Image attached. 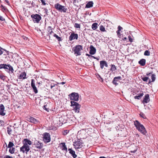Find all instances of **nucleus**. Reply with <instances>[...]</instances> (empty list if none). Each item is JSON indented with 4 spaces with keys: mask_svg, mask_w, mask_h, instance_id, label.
<instances>
[{
    "mask_svg": "<svg viewBox=\"0 0 158 158\" xmlns=\"http://www.w3.org/2000/svg\"><path fill=\"white\" fill-rule=\"evenodd\" d=\"M134 125L136 129L142 134L144 135L146 133V129L138 121L134 122Z\"/></svg>",
    "mask_w": 158,
    "mask_h": 158,
    "instance_id": "nucleus-1",
    "label": "nucleus"
},
{
    "mask_svg": "<svg viewBox=\"0 0 158 158\" xmlns=\"http://www.w3.org/2000/svg\"><path fill=\"white\" fill-rule=\"evenodd\" d=\"M70 103L71 104V106H73V110L75 112L79 113L81 106V105L78 103L73 101H71Z\"/></svg>",
    "mask_w": 158,
    "mask_h": 158,
    "instance_id": "nucleus-2",
    "label": "nucleus"
},
{
    "mask_svg": "<svg viewBox=\"0 0 158 158\" xmlns=\"http://www.w3.org/2000/svg\"><path fill=\"white\" fill-rule=\"evenodd\" d=\"M82 46L80 45H77L73 48V50L76 56L81 55V51L82 50Z\"/></svg>",
    "mask_w": 158,
    "mask_h": 158,
    "instance_id": "nucleus-3",
    "label": "nucleus"
},
{
    "mask_svg": "<svg viewBox=\"0 0 158 158\" xmlns=\"http://www.w3.org/2000/svg\"><path fill=\"white\" fill-rule=\"evenodd\" d=\"M54 8L57 10L61 12L65 13L67 10V8L64 6H62L58 3L54 5Z\"/></svg>",
    "mask_w": 158,
    "mask_h": 158,
    "instance_id": "nucleus-4",
    "label": "nucleus"
},
{
    "mask_svg": "<svg viewBox=\"0 0 158 158\" xmlns=\"http://www.w3.org/2000/svg\"><path fill=\"white\" fill-rule=\"evenodd\" d=\"M30 150V147L28 145L26 144L25 145L23 144V146L20 148V152L23 153H26L27 154Z\"/></svg>",
    "mask_w": 158,
    "mask_h": 158,
    "instance_id": "nucleus-5",
    "label": "nucleus"
},
{
    "mask_svg": "<svg viewBox=\"0 0 158 158\" xmlns=\"http://www.w3.org/2000/svg\"><path fill=\"white\" fill-rule=\"evenodd\" d=\"M83 144L82 141L81 139H78L77 141L73 142V146L76 149L81 148L82 147Z\"/></svg>",
    "mask_w": 158,
    "mask_h": 158,
    "instance_id": "nucleus-6",
    "label": "nucleus"
},
{
    "mask_svg": "<svg viewBox=\"0 0 158 158\" xmlns=\"http://www.w3.org/2000/svg\"><path fill=\"white\" fill-rule=\"evenodd\" d=\"M33 21L38 23L41 19V17L38 14L32 15L31 16Z\"/></svg>",
    "mask_w": 158,
    "mask_h": 158,
    "instance_id": "nucleus-7",
    "label": "nucleus"
},
{
    "mask_svg": "<svg viewBox=\"0 0 158 158\" xmlns=\"http://www.w3.org/2000/svg\"><path fill=\"white\" fill-rule=\"evenodd\" d=\"M69 96L70 97L71 100L77 101L79 100V96L78 94L77 93H72L69 94Z\"/></svg>",
    "mask_w": 158,
    "mask_h": 158,
    "instance_id": "nucleus-8",
    "label": "nucleus"
},
{
    "mask_svg": "<svg viewBox=\"0 0 158 158\" xmlns=\"http://www.w3.org/2000/svg\"><path fill=\"white\" fill-rule=\"evenodd\" d=\"M43 140L45 143H48L51 140L50 135L49 133H44L43 135Z\"/></svg>",
    "mask_w": 158,
    "mask_h": 158,
    "instance_id": "nucleus-9",
    "label": "nucleus"
},
{
    "mask_svg": "<svg viewBox=\"0 0 158 158\" xmlns=\"http://www.w3.org/2000/svg\"><path fill=\"white\" fill-rule=\"evenodd\" d=\"M34 145L35 147L39 150L42 149L43 146V144L38 141H35V142Z\"/></svg>",
    "mask_w": 158,
    "mask_h": 158,
    "instance_id": "nucleus-10",
    "label": "nucleus"
},
{
    "mask_svg": "<svg viewBox=\"0 0 158 158\" xmlns=\"http://www.w3.org/2000/svg\"><path fill=\"white\" fill-rule=\"evenodd\" d=\"M78 35L77 34L75 33L74 32L72 33L69 37V40L72 41L73 40L78 39Z\"/></svg>",
    "mask_w": 158,
    "mask_h": 158,
    "instance_id": "nucleus-11",
    "label": "nucleus"
},
{
    "mask_svg": "<svg viewBox=\"0 0 158 158\" xmlns=\"http://www.w3.org/2000/svg\"><path fill=\"white\" fill-rule=\"evenodd\" d=\"M5 110V107L2 104L0 105V115L4 116L6 114Z\"/></svg>",
    "mask_w": 158,
    "mask_h": 158,
    "instance_id": "nucleus-12",
    "label": "nucleus"
},
{
    "mask_svg": "<svg viewBox=\"0 0 158 158\" xmlns=\"http://www.w3.org/2000/svg\"><path fill=\"white\" fill-rule=\"evenodd\" d=\"M34 81V80L33 79L31 80V85L33 90V91L35 94H37L38 93V90L35 86Z\"/></svg>",
    "mask_w": 158,
    "mask_h": 158,
    "instance_id": "nucleus-13",
    "label": "nucleus"
},
{
    "mask_svg": "<svg viewBox=\"0 0 158 158\" xmlns=\"http://www.w3.org/2000/svg\"><path fill=\"white\" fill-rule=\"evenodd\" d=\"M100 68L102 69H103L104 66L107 67L108 66L107 62L105 60H102L100 62Z\"/></svg>",
    "mask_w": 158,
    "mask_h": 158,
    "instance_id": "nucleus-14",
    "label": "nucleus"
},
{
    "mask_svg": "<svg viewBox=\"0 0 158 158\" xmlns=\"http://www.w3.org/2000/svg\"><path fill=\"white\" fill-rule=\"evenodd\" d=\"M121 77L120 76L115 77H114L112 83L113 84L115 85H118L117 82L118 81V80H121Z\"/></svg>",
    "mask_w": 158,
    "mask_h": 158,
    "instance_id": "nucleus-15",
    "label": "nucleus"
},
{
    "mask_svg": "<svg viewBox=\"0 0 158 158\" xmlns=\"http://www.w3.org/2000/svg\"><path fill=\"white\" fill-rule=\"evenodd\" d=\"M90 51L89 53L91 55H94L95 54L96 51V48L92 45H91L90 47Z\"/></svg>",
    "mask_w": 158,
    "mask_h": 158,
    "instance_id": "nucleus-16",
    "label": "nucleus"
},
{
    "mask_svg": "<svg viewBox=\"0 0 158 158\" xmlns=\"http://www.w3.org/2000/svg\"><path fill=\"white\" fill-rule=\"evenodd\" d=\"M150 100L148 94H146L145 95L142 102L143 104L148 103Z\"/></svg>",
    "mask_w": 158,
    "mask_h": 158,
    "instance_id": "nucleus-17",
    "label": "nucleus"
},
{
    "mask_svg": "<svg viewBox=\"0 0 158 158\" xmlns=\"http://www.w3.org/2000/svg\"><path fill=\"white\" fill-rule=\"evenodd\" d=\"M60 148L62 150L65 151L66 152H67V148L65 143H60Z\"/></svg>",
    "mask_w": 158,
    "mask_h": 158,
    "instance_id": "nucleus-18",
    "label": "nucleus"
},
{
    "mask_svg": "<svg viewBox=\"0 0 158 158\" xmlns=\"http://www.w3.org/2000/svg\"><path fill=\"white\" fill-rule=\"evenodd\" d=\"M23 144L25 145L26 144V145H31V142L29 139H25L23 140Z\"/></svg>",
    "mask_w": 158,
    "mask_h": 158,
    "instance_id": "nucleus-19",
    "label": "nucleus"
},
{
    "mask_svg": "<svg viewBox=\"0 0 158 158\" xmlns=\"http://www.w3.org/2000/svg\"><path fill=\"white\" fill-rule=\"evenodd\" d=\"M26 74L25 72H23L19 76L18 78L19 79H24L27 78L26 77Z\"/></svg>",
    "mask_w": 158,
    "mask_h": 158,
    "instance_id": "nucleus-20",
    "label": "nucleus"
},
{
    "mask_svg": "<svg viewBox=\"0 0 158 158\" xmlns=\"http://www.w3.org/2000/svg\"><path fill=\"white\" fill-rule=\"evenodd\" d=\"M3 54L4 55H6V54H8V51L4 50V49L0 47V55Z\"/></svg>",
    "mask_w": 158,
    "mask_h": 158,
    "instance_id": "nucleus-21",
    "label": "nucleus"
},
{
    "mask_svg": "<svg viewBox=\"0 0 158 158\" xmlns=\"http://www.w3.org/2000/svg\"><path fill=\"white\" fill-rule=\"evenodd\" d=\"M29 121L31 123L35 124L37 123L38 122V121L33 117H31L29 118Z\"/></svg>",
    "mask_w": 158,
    "mask_h": 158,
    "instance_id": "nucleus-22",
    "label": "nucleus"
},
{
    "mask_svg": "<svg viewBox=\"0 0 158 158\" xmlns=\"http://www.w3.org/2000/svg\"><path fill=\"white\" fill-rule=\"evenodd\" d=\"M68 150L69 151V153L71 154L74 158H75L77 157V155L75 154L74 151L72 150L71 148L69 149Z\"/></svg>",
    "mask_w": 158,
    "mask_h": 158,
    "instance_id": "nucleus-23",
    "label": "nucleus"
},
{
    "mask_svg": "<svg viewBox=\"0 0 158 158\" xmlns=\"http://www.w3.org/2000/svg\"><path fill=\"white\" fill-rule=\"evenodd\" d=\"M12 127L11 125H9L7 127V132L10 135L11 134L12 131Z\"/></svg>",
    "mask_w": 158,
    "mask_h": 158,
    "instance_id": "nucleus-24",
    "label": "nucleus"
},
{
    "mask_svg": "<svg viewBox=\"0 0 158 158\" xmlns=\"http://www.w3.org/2000/svg\"><path fill=\"white\" fill-rule=\"evenodd\" d=\"M139 63L142 66H144L146 64V60L145 59H142L139 61Z\"/></svg>",
    "mask_w": 158,
    "mask_h": 158,
    "instance_id": "nucleus-25",
    "label": "nucleus"
},
{
    "mask_svg": "<svg viewBox=\"0 0 158 158\" xmlns=\"http://www.w3.org/2000/svg\"><path fill=\"white\" fill-rule=\"evenodd\" d=\"M93 2L92 1H90L88 2L86 5L85 7L90 8L93 6Z\"/></svg>",
    "mask_w": 158,
    "mask_h": 158,
    "instance_id": "nucleus-26",
    "label": "nucleus"
},
{
    "mask_svg": "<svg viewBox=\"0 0 158 158\" xmlns=\"http://www.w3.org/2000/svg\"><path fill=\"white\" fill-rule=\"evenodd\" d=\"M117 69L115 66L114 64H111V68L110 70L112 72H115V71Z\"/></svg>",
    "mask_w": 158,
    "mask_h": 158,
    "instance_id": "nucleus-27",
    "label": "nucleus"
},
{
    "mask_svg": "<svg viewBox=\"0 0 158 158\" xmlns=\"http://www.w3.org/2000/svg\"><path fill=\"white\" fill-rule=\"evenodd\" d=\"M98 23H93L92 25V28L94 30H95L98 28Z\"/></svg>",
    "mask_w": 158,
    "mask_h": 158,
    "instance_id": "nucleus-28",
    "label": "nucleus"
},
{
    "mask_svg": "<svg viewBox=\"0 0 158 158\" xmlns=\"http://www.w3.org/2000/svg\"><path fill=\"white\" fill-rule=\"evenodd\" d=\"M143 93L140 94L139 95H136L134 96V98L135 99H140L141 97L143 96Z\"/></svg>",
    "mask_w": 158,
    "mask_h": 158,
    "instance_id": "nucleus-29",
    "label": "nucleus"
},
{
    "mask_svg": "<svg viewBox=\"0 0 158 158\" xmlns=\"http://www.w3.org/2000/svg\"><path fill=\"white\" fill-rule=\"evenodd\" d=\"M15 148L13 147L11 148H10L9 152L10 153L13 154L15 153Z\"/></svg>",
    "mask_w": 158,
    "mask_h": 158,
    "instance_id": "nucleus-30",
    "label": "nucleus"
},
{
    "mask_svg": "<svg viewBox=\"0 0 158 158\" xmlns=\"http://www.w3.org/2000/svg\"><path fill=\"white\" fill-rule=\"evenodd\" d=\"M100 30L102 32H106V30L105 29V27L102 25H101L99 27Z\"/></svg>",
    "mask_w": 158,
    "mask_h": 158,
    "instance_id": "nucleus-31",
    "label": "nucleus"
},
{
    "mask_svg": "<svg viewBox=\"0 0 158 158\" xmlns=\"http://www.w3.org/2000/svg\"><path fill=\"white\" fill-rule=\"evenodd\" d=\"M14 146V143L11 142H9L8 145V148H12Z\"/></svg>",
    "mask_w": 158,
    "mask_h": 158,
    "instance_id": "nucleus-32",
    "label": "nucleus"
},
{
    "mask_svg": "<svg viewBox=\"0 0 158 158\" xmlns=\"http://www.w3.org/2000/svg\"><path fill=\"white\" fill-rule=\"evenodd\" d=\"M53 36L55 37L57 39L58 41H61V38L60 37H59L58 35H56V34H54L53 35Z\"/></svg>",
    "mask_w": 158,
    "mask_h": 158,
    "instance_id": "nucleus-33",
    "label": "nucleus"
},
{
    "mask_svg": "<svg viewBox=\"0 0 158 158\" xmlns=\"http://www.w3.org/2000/svg\"><path fill=\"white\" fill-rule=\"evenodd\" d=\"M8 67L9 71H11L12 73H13L14 70L13 67L10 64H8Z\"/></svg>",
    "mask_w": 158,
    "mask_h": 158,
    "instance_id": "nucleus-34",
    "label": "nucleus"
},
{
    "mask_svg": "<svg viewBox=\"0 0 158 158\" xmlns=\"http://www.w3.org/2000/svg\"><path fill=\"white\" fill-rule=\"evenodd\" d=\"M156 75L155 74H152L151 76V79H152V82H154L156 79Z\"/></svg>",
    "mask_w": 158,
    "mask_h": 158,
    "instance_id": "nucleus-35",
    "label": "nucleus"
},
{
    "mask_svg": "<svg viewBox=\"0 0 158 158\" xmlns=\"http://www.w3.org/2000/svg\"><path fill=\"white\" fill-rule=\"evenodd\" d=\"M139 115L141 117L145 119L146 118L145 115L143 112H141L139 114Z\"/></svg>",
    "mask_w": 158,
    "mask_h": 158,
    "instance_id": "nucleus-36",
    "label": "nucleus"
},
{
    "mask_svg": "<svg viewBox=\"0 0 158 158\" xmlns=\"http://www.w3.org/2000/svg\"><path fill=\"white\" fill-rule=\"evenodd\" d=\"M144 55L145 56H148L150 55V52L148 50H146L145 51L144 53Z\"/></svg>",
    "mask_w": 158,
    "mask_h": 158,
    "instance_id": "nucleus-37",
    "label": "nucleus"
},
{
    "mask_svg": "<svg viewBox=\"0 0 158 158\" xmlns=\"http://www.w3.org/2000/svg\"><path fill=\"white\" fill-rule=\"evenodd\" d=\"M74 27L75 28H80L81 27L80 25V24L76 23L74 25Z\"/></svg>",
    "mask_w": 158,
    "mask_h": 158,
    "instance_id": "nucleus-38",
    "label": "nucleus"
},
{
    "mask_svg": "<svg viewBox=\"0 0 158 158\" xmlns=\"http://www.w3.org/2000/svg\"><path fill=\"white\" fill-rule=\"evenodd\" d=\"M141 79L144 81H147V80L149 79L148 77H141Z\"/></svg>",
    "mask_w": 158,
    "mask_h": 158,
    "instance_id": "nucleus-39",
    "label": "nucleus"
},
{
    "mask_svg": "<svg viewBox=\"0 0 158 158\" xmlns=\"http://www.w3.org/2000/svg\"><path fill=\"white\" fill-rule=\"evenodd\" d=\"M5 123L2 120H0V127H3L4 126Z\"/></svg>",
    "mask_w": 158,
    "mask_h": 158,
    "instance_id": "nucleus-40",
    "label": "nucleus"
},
{
    "mask_svg": "<svg viewBox=\"0 0 158 158\" xmlns=\"http://www.w3.org/2000/svg\"><path fill=\"white\" fill-rule=\"evenodd\" d=\"M8 64L7 65L6 64H3V68L8 69Z\"/></svg>",
    "mask_w": 158,
    "mask_h": 158,
    "instance_id": "nucleus-41",
    "label": "nucleus"
},
{
    "mask_svg": "<svg viewBox=\"0 0 158 158\" xmlns=\"http://www.w3.org/2000/svg\"><path fill=\"white\" fill-rule=\"evenodd\" d=\"M69 130H64L63 132V134L64 135H66L69 132Z\"/></svg>",
    "mask_w": 158,
    "mask_h": 158,
    "instance_id": "nucleus-42",
    "label": "nucleus"
},
{
    "mask_svg": "<svg viewBox=\"0 0 158 158\" xmlns=\"http://www.w3.org/2000/svg\"><path fill=\"white\" fill-rule=\"evenodd\" d=\"M0 78L2 80H4L5 79V76L3 75L0 74Z\"/></svg>",
    "mask_w": 158,
    "mask_h": 158,
    "instance_id": "nucleus-43",
    "label": "nucleus"
},
{
    "mask_svg": "<svg viewBox=\"0 0 158 158\" xmlns=\"http://www.w3.org/2000/svg\"><path fill=\"white\" fill-rule=\"evenodd\" d=\"M43 109L47 111L48 112L49 111V109L48 108H47V105H44L43 106Z\"/></svg>",
    "mask_w": 158,
    "mask_h": 158,
    "instance_id": "nucleus-44",
    "label": "nucleus"
},
{
    "mask_svg": "<svg viewBox=\"0 0 158 158\" xmlns=\"http://www.w3.org/2000/svg\"><path fill=\"white\" fill-rule=\"evenodd\" d=\"M128 40H129V41H130V42H133V39L131 37V36L130 35H129L128 37Z\"/></svg>",
    "mask_w": 158,
    "mask_h": 158,
    "instance_id": "nucleus-45",
    "label": "nucleus"
},
{
    "mask_svg": "<svg viewBox=\"0 0 158 158\" xmlns=\"http://www.w3.org/2000/svg\"><path fill=\"white\" fill-rule=\"evenodd\" d=\"M41 1L42 4L43 5H45L46 4V0H40Z\"/></svg>",
    "mask_w": 158,
    "mask_h": 158,
    "instance_id": "nucleus-46",
    "label": "nucleus"
},
{
    "mask_svg": "<svg viewBox=\"0 0 158 158\" xmlns=\"http://www.w3.org/2000/svg\"><path fill=\"white\" fill-rule=\"evenodd\" d=\"M56 85V84H55L54 83H51L50 84L51 88L52 89L53 87H54L55 85Z\"/></svg>",
    "mask_w": 158,
    "mask_h": 158,
    "instance_id": "nucleus-47",
    "label": "nucleus"
},
{
    "mask_svg": "<svg viewBox=\"0 0 158 158\" xmlns=\"http://www.w3.org/2000/svg\"><path fill=\"white\" fill-rule=\"evenodd\" d=\"M73 3L74 5H76V4L78 2V0H73Z\"/></svg>",
    "mask_w": 158,
    "mask_h": 158,
    "instance_id": "nucleus-48",
    "label": "nucleus"
},
{
    "mask_svg": "<svg viewBox=\"0 0 158 158\" xmlns=\"http://www.w3.org/2000/svg\"><path fill=\"white\" fill-rule=\"evenodd\" d=\"M3 158H13L11 156H10L9 155H6L3 157Z\"/></svg>",
    "mask_w": 158,
    "mask_h": 158,
    "instance_id": "nucleus-49",
    "label": "nucleus"
},
{
    "mask_svg": "<svg viewBox=\"0 0 158 158\" xmlns=\"http://www.w3.org/2000/svg\"><path fill=\"white\" fill-rule=\"evenodd\" d=\"M48 28H50V29H51V31H50V30H49L48 31V32H49V34H52V33H53V31H52V30H51V27H50V26H49V27H48Z\"/></svg>",
    "mask_w": 158,
    "mask_h": 158,
    "instance_id": "nucleus-50",
    "label": "nucleus"
},
{
    "mask_svg": "<svg viewBox=\"0 0 158 158\" xmlns=\"http://www.w3.org/2000/svg\"><path fill=\"white\" fill-rule=\"evenodd\" d=\"M98 77L99 78V79L100 81H103V79L101 77L100 75H98Z\"/></svg>",
    "mask_w": 158,
    "mask_h": 158,
    "instance_id": "nucleus-51",
    "label": "nucleus"
},
{
    "mask_svg": "<svg viewBox=\"0 0 158 158\" xmlns=\"http://www.w3.org/2000/svg\"><path fill=\"white\" fill-rule=\"evenodd\" d=\"M122 29H123V28L122 27H121L120 26H119L118 27V30L119 31H120Z\"/></svg>",
    "mask_w": 158,
    "mask_h": 158,
    "instance_id": "nucleus-52",
    "label": "nucleus"
},
{
    "mask_svg": "<svg viewBox=\"0 0 158 158\" xmlns=\"http://www.w3.org/2000/svg\"><path fill=\"white\" fill-rule=\"evenodd\" d=\"M1 8H2V9H3L5 10H6V8L5 6H4L2 5L1 6Z\"/></svg>",
    "mask_w": 158,
    "mask_h": 158,
    "instance_id": "nucleus-53",
    "label": "nucleus"
},
{
    "mask_svg": "<svg viewBox=\"0 0 158 158\" xmlns=\"http://www.w3.org/2000/svg\"><path fill=\"white\" fill-rule=\"evenodd\" d=\"M65 83V82H62L60 83H58L57 84H62V85H64Z\"/></svg>",
    "mask_w": 158,
    "mask_h": 158,
    "instance_id": "nucleus-54",
    "label": "nucleus"
},
{
    "mask_svg": "<svg viewBox=\"0 0 158 158\" xmlns=\"http://www.w3.org/2000/svg\"><path fill=\"white\" fill-rule=\"evenodd\" d=\"M152 72H151V73H146V75L147 76H150V75H151V74H152Z\"/></svg>",
    "mask_w": 158,
    "mask_h": 158,
    "instance_id": "nucleus-55",
    "label": "nucleus"
},
{
    "mask_svg": "<svg viewBox=\"0 0 158 158\" xmlns=\"http://www.w3.org/2000/svg\"><path fill=\"white\" fill-rule=\"evenodd\" d=\"M136 151H137V150L135 149V150H134V151H131L130 152H131V153H134L135 152H136Z\"/></svg>",
    "mask_w": 158,
    "mask_h": 158,
    "instance_id": "nucleus-56",
    "label": "nucleus"
},
{
    "mask_svg": "<svg viewBox=\"0 0 158 158\" xmlns=\"http://www.w3.org/2000/svg\"><path fill=\"white\" fill-rule=\"evenodd\" d=\"M120 31H119L118 30L117 31H116V33H117L118 35H119L120 34Z\"/></svg>",
    "mask_w": 158,
    "mask_h": 158,
    "instance_id": "nucleus-57",
    "label": "nucleus"
},
{
    "mask_svg": "<svg viewBox=\"0 0 158 158\" xmlns=\"http://www.w3.org/2000/svg\"><path fill=\"white\" fill-rule=\"evenodd\" d=\"M3 64H0V69L3 68Z\"/></svg>",
    "mask_w": 158,
    "mask_h": 158,
    "instance_id": "nucleus-58",
    "label": "nucleus"
},
{
    "mask_svg": "<svg viewBox=\"0 0 158 158\" xmlns=\"http://www.w3.org/2000/svg\"><path fill=\"white\" fill-rule=\"evenodd\" d=\"M91 57H93L94 58V59H97V60H98V59L97 58L94 56H91Z\"/></svg>",
    "mask_w": 158,
    "mask_h": 158,
    "instance_id": "nucleus-59",
    "label": "nucleus"
},
{
    "mask_svg": "<svg viewBox=\"0 0 158 158\" xmlns=\"http://www.w3.org/2000/svg\"><path fill=\"white\" fill-rule=\"evenodd\" d=\"M44 10L45 11V12H46V13H47L48 12V9L46 8H45L44 9Z\"/></svg>",
    "mask_w": 158,
    "mask_h": 158,
    "instance_id": "nucleus-60",
    "label": "nucleus"
},
{
    "mask_svg": "<svg viewBox=\"0 0 158 158\" xmlns=\"http://www.w3.org/2000/svg\"><path fill=\"white\" fill-rule=\"evenodd\" d=\"M85 55H86V56H88L91 57V56H92L90 55H89V54H88L86 53V54Z\"/></svg>",
    "mask_w": 158,
    "mask_h": 158,
    "instance_id": "nucleus-61",
    "label": "nucleus"
},
{
    "mask_svg": "<svg viewBox=\"0 0 158 158\" xmlns=\"http://www.w3.org/2000/svg\"><path fill=\"white\" fill-rule=\"evenodd\" d=\"M127 40V38H126V37H125L124 38V39H123V40Z\"/></svg>",
    "mask_w": 158,
    "mask_h": 158,
    "instance_id": "nucleus-62",
    "label": "nucleus"
},
{
    "mask_svg": "<svg viewBox=\"0 0 158 158\" xmlns=\"http://www.w3.org/2000/svg\"><path fill=\"white\" fill-rule=\"evenodd\" d=\"M7 3H9V2L7 0H5Z\"/></svg>",
    "mask_w": 158,
    "mask_h": 158,
    "instance_id": "nucleus-63",
    "label": "nucleus"
},
{
    "mask_svg": "<svg viewBox=\"0 0 158 158\" xmlns=\"http://www.w3.org/2000/svg\"><path fill=\"white\" fill-rule=\"evenodd\" d=\"M99 158H106L104 156H100Z\"/></svg>",
    "mask_w": 158,
    "mask_h": 158,
    "instance_id": "nucleus-64",
    "label": "nucleus"
}]
</instances>
